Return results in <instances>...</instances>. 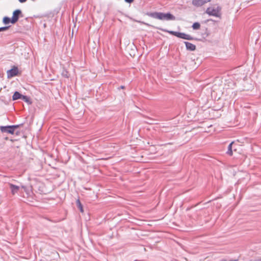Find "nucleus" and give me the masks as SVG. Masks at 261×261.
<instances>
[{
  "instance_id": "a211bd4d",
  "label": "nucleus",
  "mask_w": 261,
  "mask_h": 261,
  "mask_svg": "<svg viewBox=\"0 0 261 261\" xmlns=\"http://www.w3.org/2000/svg\"><path fill=\"white\" fill-rule=\"evenodd\" d=\"M62 75L65 77L68 78L69 77L68 72L66 70L64 69L62 72Z\"/></svg>"
},
{
  "instance_id": "4468645a",
  "label": "nucleus",
  "mask_w": 261,
  "mask_h": 261,
  "mask_svg": "<svg viewBox=\"0 0 261 261\" xmlns=\"http://www.w3.org/2000/svg\"><path fill=\"white\" fill-rule=\"evenodd\" d=\"M9 125L0 126V129L2 133H8Z\"/></svg>"
},
{
  "instance_id": "b1692460",
  "label": "nucleus",
  "mask_w": 261,
  "mask_h": 261,
  "mask_svg": "<svg viewBox=\"0 0 261 261\" xmlns=\"http://www.w3.org/2000/svg\"><path fill=\"white\" fill-rule=\"evenodd\" d=\"M134 0H124V1L126 2V3H132L134 2Z\"/></svg>"
},
{
  "instance_id": "6e6552de",
  "label": "nucleus",
  "mask_w": 261,
  "mask_h": 261,
  "mask_svg": "<svg viewBox=\"0 0 261 261\" xmlns=\"http://www.w3.org/2000/svg\"><path fill=\"white\" fill-rule=\"evenodd\" d=\"M235 144H233V142H231L227 147V151H226V153L229 156L232 155V147L234 148V151H236L237 149L235 148Z\"/></svg>"
},
{
  "instance_id": "f03ea898",
  "label": "nucleus",
  "mask_w": 261,
  "mask_h": 261,
  "mask_svg": "<svg viewBox=\"0 0 261 261\" xmlns=\"http://www.w3.org/2000/svg\"><path fill=\"white\" fill-rule=\"evenodd\" d=\"M21 14V11L20 9H17L13 11L12 19V23H15L19 19V15Z\"/></svg>"
},
{
  "instance_id": "20e7f679",
  "label": "nucleus",
  "mask_w": 261,
  "mask_h": 261,
  "mask_svg": "<svg viewBox=\"0 0 261 261\" xmlns=\"http://www.w3.org/2000/svg\"><path fill=\"white\" fill-rule=\"evenodd\" d=\"M148 16L159 19V20H163V12H151L148 14Z\"/></svg>"
},
{
  "instance_id": "393cba45",
  "label": "nucleus",
  "mask_w": 261,
  "mask_h": 261,
  "mask_svg": "<svg viewBox=\"0 0 261 261\" xmlns=\"http://www.w3.org/2000/svg\"><path fill=\"white\" fill-rule=\"evenodd\" d=\"M18 1L20 3H25L27 0H18Z\"/></svg>"
},
{
  "instance_id": "6ab92c4d",
  "label": "nucleus",
  "mask_w": 261,
  "mask_h": 261,
  "mask_svg": "<svg viewBox=\"0 0 261 261\" xmlns=\"http://www.w3.org/2000/svg\"><path fill=\"white\" fill-rule=\"evenodd\" d=\"M15 130L14 129L12 125H9V129H8V133L10 134L13 135L14 134Z\"/></svg>"
},
{
  "instance_id": "412c9836",
  "label": "nucleus",
  "mask_w": 261,
  "mask_h": 261,
  "mask_svg": "<svg viewBox=\"0 0 261 261\" xmlns=\"http://www.w3.org/2000/svg\"><path fill=\"white\" fill-rule=\"evenodd\" d=\"M9 28V27H0V32H1V31H5L7 30V29H8Z\"/></svg>"
},
{
  "instance_id": "ddd939ff",
  "label": "nucleus",
  "mask_w": 261,
  "mask_h": 261,
  "mask_svg": "<svg viewBox=\"0 0 261 261\" xmlns=\"http://www.w3.org/2000/svg\"><path fill=\"white\" fill-rule=\"evenodd\" d=\"M3 22L4 24H8L10 22L12 23V19L9 17L5 16L3 18Z\"/></svg>"
},
{
  "instance_id": "9d476101",
  "label": "nucleus",
  "mask_w": 261,
  "mask_h": 261,
  "mask_svg": "<svg viewBox=\"0 0 261 261\" xmlns=\"http://www.w3.org/2000/svg\"><path fill=\"white\" fill-rule=\"evenodd\" d=\"M179 38L184 39L188 40H192L194 38L191 35L187 34L185 33H180Z\"/></svg>"
},
{
  "instance_id": "5701e85b",
  "label": "nucleus",
  "mask_w": 261,
  "mask_h": 261,
  "mask_svg": "<svg viewBox=\"0 0 261 261\" xmlns=\"http://www.w3.org/2000/svg\"><path fill=\"white\" fill-rule=\"evenodd\" d=\"M180 33L181 32H176L175 36L179 38Z\"/></svg>"
},
{
  "instance_id": "423d86ee",
  "label": "nucleus",
  "mask_w": 261,
  "mask_h": 261,
  "mask_svg": "<svg viewBox=\"0 0 261 261\" xmlns=\"http://www.w3.org/2000/svg\"><path fill=\"white\" fill-rule=\"evenodd\" d=\"M211 1V0H192V4L195 7H199Z\"/></svg>"
},
{
  "instance_id": "f3484780",
  "label": "nucleus",
  "mask_w": 261,
  "mask_h": 261,
  "mask_svg": "<svg viewBox=\"0 0 261 261\" xmlns=\"http://www.w3.org/2000/svg\"><path fill=\"white\" fill-rule=\"evenodd\" d=\"M21 99H22L25 102H27L29 103H31L30 101V98L28 96L22 95V96H21Z\"/></svg>"
},
{
  "instance_id": "0eeeda50",
  "label": "nucleus",
  "mask_w": 261,
  "mask_h": 261,
  "mask_svg": "<svg viewBox=\"0 0 261 261\" xmlns=\"http://www.w3.org/2000/svg\"><path fill=\"white\" fill-rule=\"evenodd\" d=\"M163 20H174L175 17L170 12L167 13H163Z\"/></svg>"
},
{
  "instance_id": "1a4fd4ad",
  "label": "nucleus",
  "mask_w": 261,
  "mask_h": 261,
  "mask_svg": "<svg viewBox=\"0 0 261 261\" xmlns=\"http://www.w3.org/2000/svg\"><path fill=\"white\" fill-rule=\"evenodd\" d=\"M185 44L187 50L190 51H194L195 50L196 46L194 44L187 41L185 42Z\"/></svg>"
},
{
  "instance_id": "39448f33",
  "label": "nucleus",
  "mask_w": 261,
  "mask_h": 261,
  "mask_svg": "<svg viewBox=\"0 0 261 261\" xmlns=\"http://www.w3.org/2000/svg\"><path fill=\"white\" fill-rule=\"evenodd\" d=\"M8 184L11 190V193L13 195H14L18 193V191H19L20 189L19 186L15 185L10 182H9Z\"/></svg>"
},
{
  "instance_id": "7ed1b4c3",
  "label": "nucleus",
  "mask_w": 261,
  "mask_h": 261,
  "mask_svg": "<svg viewBox=\"0 0 261 261\" xmlns=\"http://www.w3.org/2000/svg\"><path fill=\"white\" fill-rule=\"evenodd\" d=\"M18 73V69L17 67L14 66L12 68L7 71L8 78L14 77L17 75Z\"/></svg>"
},
{
  "instance_id": "aec40b11",
  "label": "nucleus",
  "mask_w": 261,
  "mask_h": 261,
  "mask_svg": "<svg viewBox=\"0 0 261 261\" xmlns=\"http://www.w3.org/2000/svg\"><path fill=\"white\" fill-rule=\"evenodd\" d=\"M23 125V123H21L19 124H16V125H12V127H13L14 129L19 128L20 126H22Z\"/></svg>"
},
{
  "instance_id": "4be33fe9",
  "label": "nucleus",
  "mask_w": 261,
  "mask_h": 261,
  "mask_svg": "<svg viewBox=\"0 0 261 261\" xmlns=\"http://www.w3.org/2000/svg\"><path fill=\"white\" fill-rule=\"evenodd\" d=\"M203 35H204L205 37H207L210 35V33L208 32L207 28L205 29V32L203 34Z\"/></svg>"
},
{
  "instance_id": "cd10ccee",
  "label": "nucleus",
  "mask_w": 261,
  "mask_h": 261,
  "mask_svg": "<svg viewBox=\"0 0 261 261\" xmlns=\"http://www.w3.org/2000/svg\"><path fill=\"white\" fill-rule=\"evenodd\" d=\"M40 261H42V260H40Z\"/></svg>"
},
{
  "instance_id": "9b49d317",
  "label": "nucleus",
  "mask_w": 261,
  "mask_h": 261,
  "mask_svg": "<svg viewBox=\"0 0 261 261\" xmlns=\"http://www.w3.org/2000/svg\"><path fill=\"white\" fill-rule=\"evenodd\" d=\"M21 96H22L21 94L18 91H15L12 96V99L13 100H15L18 99H21Z\"/></svg>"
},
{
  "instance_id": "2eb2a0df",
  "label": "nucleus",
  "mask_w": 261,
  "mask_h": 261,
  "mask_svg": "<svg viewBox=\"0 0 261 261\" xmlns=\"http://www.w3.org/2000/svg\"><path fill=\"white\" fill-rule=\"evenodd\" d=\"M193 30H198L200 29V24L198 22H195L193 23L192 26Z\"/></svg>"
},
{
  "instance_id": "bb28decb",
  "label": "nucleus",
  "mask_w": 261,
  "mask_h": 261,
  "mask_svg": "<svg viewBox=\"0 0 261 261\" xmlns=\"http://www.w3.org/2000/svg\"><path fill=\"white\" fill-rule=\"evenodd\" d=\"M21 188L23 189H25V187L24 186H21Z\"/></svg>"
},
{
  "instance_id": "dca6fc26",
  "label": "nucleus",
  "mask_w": 261,
  "mask_h": 261,
  "mask_svg": "<svg viewBox=\"0 0 261 261\" xmlns=\"http://www.w3.org/2000/svg\"><path fill=\"white\" fill-rule=\"evenodd\" d=\"M158 29L164 32H167L169 34H171V35H174L175 36V34H176V31H168V30H167L166 29H160V28H158Z\"/></svg>"
},
{
  "instance_id": "f8f14e48",
  "label": "nucleus",
  "mask_w": 261,
  "mask_h": 261,
  "mask_svg": "<svg viewBox=\"0 0 261 261\" xmlns=\"http://www.w3.org/2000/svg\"><path fill=\"white\" fill-rule=\"evenodd\" d=\"M76 205L77 206V207L79 208L80 211L81 212H84V210H83V205L80 200L79 199H77L76 201Z\"/></svg>"
},
{
  "instance_id": "a878e982",
  "label": "nucleus",
  "mask_w": 261,
  "mask_h": 261,
  "mask_svg": "<svg viewBox=\"0 0 261 261\" xmlns=\"http://www.w3.org/2000/svg\"><path fill=\"white\" fill-rule=\"evenodd\" d=\"M124 86H121L120 87L118 88V89H124Z\"/></svg>"
},
{
  "instance_id": "f257e3e1",
  "label": "nucleus",
  "mask_w": 261,
  "mask_h": 261,
  "mask_svg": "<svg viewBox=\"0 0 261 261\" xmlns=\"http://www.w3.org/2000/svg\"><path fill=\"white\" fill-rule=\"evenodd\" d=\"M221 8L220 6H217L216 8L208 7L205 12L210 16L220 17L221 15Z\"/></svg>"
}]
</instances>
